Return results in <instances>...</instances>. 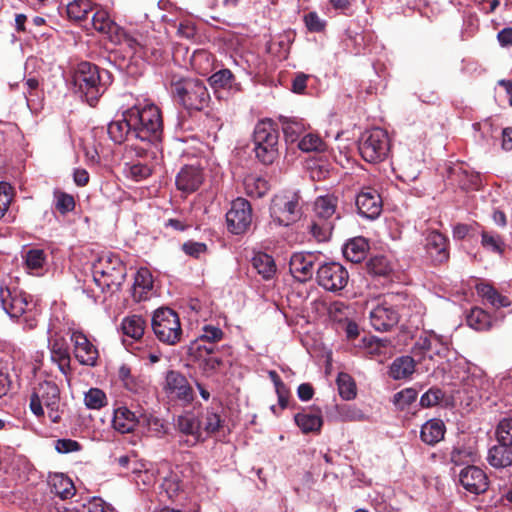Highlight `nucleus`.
<instances>
[{
    "label": "nucleus",
    "mask_w": 512,
    "mask_h": 512,
    "mask_svg": "<svg viewBox=\"0 0 512 512\" xmlns=\"http://www.w3.org/2000/svg\"><path fill=\"white\" fill-rule=\"evenodd\" d=\"M139 425L146 428L153 437L161 438L167 433L164 421L152 414L141 415Z\"/></svg>",
    "instance_id": "c03bdc74"
},
{
    "label": "nucleus",
    "mask_w": 512,
    "mask_h": 512,
    "mask_svg": "<svg viewBox=\"0 0 512 512\" xmlns=\"http://www.w3.org/2000/svg\"><path fill=\"white\" fill-rule=\"evenodd\" d=\"M46 261V256L41 249H31L25 255L26 268L30 273H38L42 269Z\"/></svg>",
    "instance_id": "3c124183"
},
{
    "label": "nucleus",
    "mask_w": 512,
    "mask_h": 512,
    "mask_svg": "<svg viewBox=\"0 0 512 512\" xmlns=\"http://www.w3.org/2000/svg\"><path fill=\"white\" fill-rule=\"evenodd\" d=\"M90 9L88 0H74L67 5V15L70 19L80 21L86 18Z\"/></svg>",
    "instance_id": "603ef678"
},
{
    "label": "nucleus",
    "mask_w": 512,
    "mask_h": 512,
    "mask_svg": "<svg viewBox=\"0 0 512 512\" xmlns=\"http://www.w3.org/2000/svg\"><path fill=\"white\" fill-rule=\"evenodd\" d=\"M152 173V168L147 163L141 161L127 164L126 174L135 181H142L148 178Z\"/></svg>",
    "instance_id": "6e6d98bb"
},
{
    "label": "nucleus",
    "mask_w": 512,
    "mask_h": 512,
    "mask_svg": "<svg viewBox=\"0 0 512 512\" xmlns=\"http://www.w3.org/2000/svg\"><path fill=\"white\" fill-rule=\"evenodd\" d=\"M486 460L495 469L512 466V446L497 442L488 449Z\"/></svg>",
    "instance_id": "393cba45"
},
{
    "label": "nucleus",
    "mask_w": 512,
    "mask_h": 512,
    "mask_svg": "<svg viewBox=\"0 0 512 512\" xmlns=\"http://www.w3.org/2000/svg\"><path fill=\"white\" fill-rule=\"evenodd\" d=\"M443 392L438 388H431L426 393H424L420 399V404L422 407H432L437 405L440 400L443 398Z\"/></svg>",
    "instance_id": "e2e57ef3"
},
{
    "label": "nucleus",
    "mask_w": 512,
    "mask_h": 512,
    "mask_svg": "<svg viewBox=\"0 0 512 512\" xmlns=\"http://www.w3.org/2000/svg\"><path fill=\"white\" fill-rule=\"evenodd\" d=\"M467 324L478 331L486 330L491 325L490 315L481 308H472L467 316Z\"/></svg>",
    "instance_id": "a18cd8bd"
},
{
    "label": "nucleus",
    "mask_w": 512,
    "mask_h": 512,
    "mask_svg": "<svg viewBox=\"0 0 512 512\" xmlns=\"http://www.w3.org/2000/svg\"><path fill=\"white\" fill-rule=\"evenodd\" d=\"M437 343L441 344V349H437L435 355L445 356L448 351L449 340L446 337L438 335L434 332H431L429 336L420 337L415 343L413 353L415 356L419 354L429 355L433 350V346H436Z\"/></svg>",
    "instance_id": "b1692460"
},
{
    "label": "nucleus",
    "mask_w": 512,
    "mask_h": 512,
    "mask_svg": "<svg viewBox=\"0 0 512 512\" xmlns=\"http://www.w3.org/2000/svg\"><path fill=\"white\" fill-rule=\"evenodd\" d=\"M209 83L214 89L239 91L240 84L236 83L233 73L229 69H221L209 78Z\"/></svg>",
    "instance_id": "c9c22d12"
},
{
    "label": "nucleus",
    "mask_w": 512,
    "mask_h": 512,
    "mask_svg": "<svg viewBox=\"0 0 512 512\" xmlns=\"http://www.w3.org/2000/svg\"><path fill=\"white\" fill-rule=\"evenodd\" d=\"M165 390L169 396L185 403H190L193 400V389L185 376L179 372L167 373Z\"/></svg>",
    "instance_id": "aec40b11"
},
{
    "label": "nucleus",
    "mask_w": 512,
    "mask_h": 512,
    "mask_svg": "<svg viewBox=\"0 0 512 512\" xmlns=\"http://www.w3.org/2000/svg\"><path fill=\"white\" fill-rule=\"evenodd\" d=\"M0 301L4 311L11 318H19L29 310L30 297L17 287H1Z\"/></svg>",
    "instance_id": "9b49d317"
},
{
    "label": "nucleus",
    "mask_w": 512,
    "mask_h": 512,
    "mask_svg": "<svg viewBox=\"0 0 512 512\" xmlns=\"http://www.w3.org/2000/svg\"><path fill=\"white\" fill-rule=\"evenodd\" d=\"M133 136L143 142L156 143L163 131L160 109L149 101L137 103L127 109Z\"/></svg>",
    "instance_id": "f257e3e1"
},
{
    "label": "nucleus",
    "mask_w": 512,
    "mask_h": 512,
    "mask_svg": "<svg viewBox=\"0 0 512 512\" xmlns=\"http://www.w3.org/2000/svg\"><path fill=\"white\" fill-rule=\"evenodd\" d=\"M337 413L340 420L344 422L363 421L366 419L364 412L355 405H339L337 406Z\"/></svg>",
    "instance_id": "864d4df0"
},
{
    "label": "nucleus",
    "mask_w": 512,
    "mask_h": 512,
    "mask_svg": "<svg viewBox=\"0 0 512 512\" xmlns=\"http://www.w3.org/2000/svg\"><path fill=\"white\" fill-rule=\"evenodd\" d=\"M445 431L446 428L442 420L430 419L422 425L420 437L424 443L435 445L444 438Z\"/></svg>",
    "instance_id": "7c9ffc66"
},
{
    "label": "nucleus",
    "mask_w": 512,
    "mask_h": 512,
    "mask_svg": "<svg viewBox=\"0 0 512 512\" xmlns=\"http://www.w3.org/2000/svg\"><path fill=\"white\" fill-rule=\"evenodd\" d=\"M477 293L486 299L493 307H507L510 305V300L501 295L494 287L488 283H479L476 285Z\"/></svg>",
    "instance_id": "4c0bfd02"
},
{
    "label": "nucleus",
    "mask_w": 512,
    "mask_h": 512,
    "mask_svg": "<svg viewBox=\"0 0 512 512\" xmlns=\"http://www.w3.org/2000/svg\"><path fill=\"white\" fill-rule=\"evenodd\" d=\"M279 122L285 137L289 143L298 142L306 133L308 125L303 119L289 116H279Z\"/></svg>",
    "instance_id": "a878e982"
},
{
    "label": "nucleus",
    "mask_w": 512,
    "mask_h": 512,
    "mask_svg": "<svg viewBox=\"0 0 512 512\" xmlns=\"http://www.w3.org/2000/svg\"><path fill=\"white\" fill-rule=\"evenodd\" d=\"M368 251V243L362 237L349 240L343 247L344 257L352 263H360L365 259Z\"/></svg>",
    "instance_id": "2f4dec72"
},
{
    "label": "nucleus",
    "mask_w": 512,
    "mask_h": 512,
    "mask_svg": "<svg viewBox=\"0 0 512 512\" xmlns=\"http://www.w3.org/2000/svg\"><path fill=\"white\" fill-rule=\"evenodd\" d=\"M252 265L265 280L271 279L276 273L274 259L266 253H257L252 258Z\"/></svg>",
    "instance_id": "58836bf2"
},
{
    "label": "nucleus",
    "mask_w": 512,
    "mask_h": 512,
    "mask_svg": "<svg viewBox=\"0 0 512 512\" xmlns=\"http://www.w3.org/2000/svg\"><path fill=\"white\" fill-rule=\"evenodd\" d=\"M244 189L247 195L260 198L269 190L268 182L257 174H250L244 178Z\"/></svg>",
    "instance_id": "a19ab883"
},
{
    "label": "nucleus",
    "mask_w": 512,
    "mask_h": 512,
    "mask_svg": "<svg viewBox=\"0 0 512 512\" xmlns=\"http://www.w3.org/2000/svg\"><path fill=\"white\" fill-rule=\"evenodd\" d=\"M459 482L463 488L473 494L484 493L488 489V477L476 466H467L459 473Z\"/></svg>",
    "instance_id": "6ab92c4d"
},
{
    "label": "nucleus",
    "mask_w": 512,
    "mask_h": 512,
    "mask_svg": "<svg viewBox=\"0 0 512 512\" xmlns=\"http://www.w3.org/2000/svg\"><path fill=\"white\" fill-rule=\"evenodd\" d=\"M399 318V311L387 300L376 305L369 313L372 327L380 332L390 330L398 323Z\"/></svg>",
    "instance_id": "f8f14e48"
},
{
    "label": "nucleus",
    "mask_w": 512,
    "mask_h": 512,
    "mask_svg": "<svg viewBox=\"0 0 512 512\" xmlns=\"http://www.w3.org/2000/svg\"><path fill=\"white\" fill-rule=\"evenodd\" d=\"M50 353L52 361L57 363L62 373L66 374L70 367V353L65 339L57 336L52 337Z\"/></svg>",
    "instance_id": "bb28decb"
},
{
    "label": "nucleus",
    "mask_w": 512,
    "mask_h": 512,
    "mask_svg": "<svg viewBox=\"0 0 512 512\" xmlns=\"http://www.w3.org/2000/svg\"><path fill=\"white\" fill-rule=\"evenodd\" d=\"M339 395L344 400L354 399L356 396V385L352 377L347 373H339L337 377Z\"/></svg>",
    "instance_id": "8fccbe9b"
},
{
    "label": "nucleus",
    "mask_w": 512,
    "mask_h": 512,
    "mask_svg": "<svg viewBox=\"0 0 512 512\" xmlns=\"http://www.w3.org/2000/svg\"><path fill=\"white\" fill-rule=\"evenodd\" d=\"M107 132L109 137L115 143H123L129 135H133L132 124L127 116V110L123 113V119L109 123Z\"/></svg>",
    "instance_id": "473e14b6"
},
{
    "label": "nucleus",
    "mask_w": 512,
    "mask_h": 512,
    "mask_svg": "<svg viewBox=\"0 0 512 512\" xmlns=\"http://www.w3.org/2000/svg\"><path fill=\"white\" fill-rule=\"evenodd\" d=\"M169 470V463H160L157 467L141 460L135 462L132 468V479L135 484L142 490L149 489L155 484L156 474H161L162 471Z\"/></svg>",
    "instance_id": "4468645a"
},
{
    "label": "nucleus",
    "mask_w": 512,
    "mask_h": 512,
    "mask_svg": "<svg viewBox=\"0 0 512 512\" xmlns=\"http://www.w3.org/2000/svg\"><path fill=\"white\" fill-rule=\"evenodd\" d=\"M481 243L486 249L491 250L492 252L502 253L503 251V242L497 234L483 232Z\"/></svg>",
    "instance_id": "680f3d73"
},
{
    "label": "nucleus",
    "mask_w": 512,
    "mask_h": 512,
    "mask_svg": "<svg viewBox=\"0 0 512 512\" xmlns=\"http://www.w3.org/2000/svg\"><path fill=\"white\" fill-rule=\"evenodd\" d=\"M190 354L200 361V367L205 373H214L223 365L222 359L212 354H204L202 357H199L196 352Z\"/></svg>",
    "instance_id": "13d9d810"
},
{
    "label": "nucleus",
    "mask_w": 512,
    "mask_h": 512,
    "mask_svg": "<svg viewBox=\"0 0 512 512\" xmlns=\"http://www.w3.org/2000/svg\"><path fill=\"white\" fill-rule=\"evenodd\" d=\"M348 279L346 268L336 262L325 263L317 270V282L327 291H341L346 287Z\"/></svg>",
    "instance_id": "1a4fd4ad"
},
{
    "label": "nucleus",
    "mask_w": 512,
    "mask_h": 512,
    "mask_svg": "<svg viewBox=\"0 0 512 512\" xmlns=\"http://www.w3.org/2000/svg\"><path fill=\"white\" fill-rule=\"evenodd\" d=\"M182 250L186 255L199 258L201 254L207 251V246L202 242L187 241L182 245Z\"/></svg>",
    "instance_id": "69168bd1"
},
{
    "label": "nucleus",
    "mask_w": 512,
    "mask_h": 512,
    "mask_svg": "<svg viewBox=\"0 0 512 512\" xmlns=\"http://www.w3.org/2000/svg\"><path fill=\"white\" fill-rule=\"evenodd\" d=\"M111 82V74L107 70H99L96 65L89 62L79 63L74 75L75 85L84 94L90 106L95 105Z\"/></svg>",
    "instance_id": "f03ea898"
},
{
    "label": "nucleus",
    "mask_w": 512,
    "mask_h": 512,
    "mask_svg": "<svg viewBox=\"0 0 512 512\" xmlns=\"http://www.w3.org/2000/svg\"><path fill=\"white\" fill-rule=\"evenodd\" d=\"M358 149L362 158L369 163L383 161L390 150L387 132L381 128H373L362 133Z\"/></svg>",
    "instance_id": "6e6552de"
},
{
    "label": "nucleus",
    "mask_w": 512,
    "mask_h": 512,
    "mask_svg": "<svg viewBox=\"0 0 512 512\" xmlns=\"http://www.w3.org/2000/svg\"><path fill=\"white\" fill-rule=\"evenodd\" d=\"M172 94L187 109L202 110L208 106L210 94L204 82L195 78L173 80Z\"/></svg>",
    "instance_id": "7ed1b4c3"
},
{
    "label": "nucleus",
    "mask_w": 512,
    "mask_h": 512,
    "mask_svg": "<svg viewBox=\"0 0 512 512\" xmlns=\"http://www.w3.org/2000/svg\"><path fill=\"white\" fill-rule=\"evenodd\" d=\"M200 422L202 424V434L205 432L210 435L219 431L224 421L216 411L207 409L202 414Z\"/></svg>",
    "instance_id": "49530a36"
},
{
    "label": "nucleus",
    "mask_w": 512,
    "mask_h": 512,
    "mask_svg": "<svg viewBox=\"0 0 512 512\" xmlns=\"http://www.w3.org/2000/svg\"><path fill=\"white\" fill-rule=\"evenodd\" d=\"M294 420L303 433L318 432L323 424L320 412L302 411L295 415Z\"/></svg>",
    "instance_id": "72a5a7b5"
},
{
    "label": "nucleus",
    "mask_w": 512,
    "mask_h": 512,
    "mask_svg": "<svg viewBox=\"0 0 512 512\" xmlns=\"http://www.w3.org/2000/svg\"><path fill=\"white\" fill-rule=\"evenodd\" d=\"M121 328L126 336L138 340L144 334L146 322L141 316L131 315L122 320Z\"/></svg>",
    "instance_id": "ea45409f"
},
{
    "label": "nucleus",
    "mask_w": 512,
    "mask_h": 512,
    "mask_svg": "<svg viewBox=\"0 0 512 512\" xmlns=\"http://www.w3.org/2000/svg\"><path fill=\"white\" fill-rule=\"evenodd\" d=\"M175 428L181 434L189 436L187 443L194 446L204 438L202 436V424L199 417L191 411H186L179 415L174 422Z\"/></svg>",
    "instance_id": "f3484780"
},
{
    "label": "nucleus",
    "mask_w": 512,
    "mask_h": 512,
    "mask_svg": "<svg viewBox=\"0 0 512 512\" xmlns=\"http://www.w3.org/2000/svg\"><path fill=\"white\" fill-rule=\"evenodd\" d=\"M333 227L332 222L319 221L315 218L310 225V232L317 241L323 242L329 239Z\"/></svg>",
    "instance_id": "5fc2aeb1"
},
{
    "label": "nucleus",
    "mask_w": 512,
    "mask_h": 512,
    "mask_svg": "<svg viewBox=\"0 0 512 512\" xmlns=\"http://www.w3.org/2000/svg\"><path fill=\"white\" fill-rule=\"evenodd\" d=\"M497 442L512 446V418L502 419L496 428Z\"/></svg>",
    "instance_id": "4d7b16f0"
},
{
    "label": "nucleus",
    "mask_w": 512,
    "mask_h": 512,
    "mask_svg": "<svg viewBox=\"0 0 512 512\" xmlns=\"http://www.w3.org/2000/svg\"><path fill=\"white\" fill-rule=\"evenodd\" d=\"M125 275V267L120 257L110 253L102 255L93 268L94 281L102 290L119 289Z\"/></svg>",
    "instance_id": "39448f33"
},
{
    "label": "nucleus",
    "mask_w": 512,
    "mask_h": 512,
    "mask_svg": "<svg viewBox=\"0 0 512 512\" xmlns=\"http://www.w3.org/2000/svg\"><path fill=\"white\" fill-rule=\"evenodd\" d=\"M51 492L61 499H69L75 494L73 482L63 474H55L50 477Z\"/></svg>",
    "instance_id": "f704fd0d"
},
{
    "label": "nucleus",
    "mask_w": 512,
    "mask_h": 512,
    "mask_svg": "<svg viewBox=\"0 0 512 512\" xmlns=\"http://www.w3.org/2000/svg\"><path fill=\"white\" fill-rule=\"evenodd\" d=\"M203 182L202 170L195 166H185L176 177V186L185 193L196 191Z\"/></svg>",
    "instance_id": "412c9836"
},
{
    "label": "nucleus",
    "mask_w": 512,
    "mask_h": 512,
    "mask_svg": "<svg viewBox=\"0 0 512 512\" xmlns=\"http://www.w3.org/2000/svg\"><path fill=\"white\" fill-rule=\"evenodd\" d=\"M278 145L254 146L256 157L264 164H271L277 158Z\"/></svg>",
    "instance_id": "052dcab7"
},
{
    "label": "nucleus",
    "mask_w": 512,
    "mask_h": 512,
    "mask_svg": "<svg viewBox=\"0 0 512 512\" xmlns=\"http://www.w3.org/2000/svg\"><path fill=\"white\" fill-rule=\"evenodd\" d=\"M418 396V392L413 388H406L394 395V404L401 410L407 408Z\"/></svg>",
    "instance_id": "bf43d9fd"
},
{
    "label": "nucleus",
    "mask_w": 512,
    "mask_h": 512,
    "mask_svg": "<svg viewBox=\"0 0 512 512\" xmlns=\"http://www.w3.org/2000/svg\"><path fill=\"white\" fill-rule=\"evenodd\" d=\"M227 227L234 234L246 232L252 224V208L244 198H237L231 203L226 213Z\"/></svg>",
    "instance_id": "9d476101"
},
{
    "label": "nucleus",
    "mask_w": 512,
    "mask_h": 512,
    "mask_svg": "<svg viewBox=\"0 0 512 512\" xmlns=\"http://www.w3.org/2000/svg\"><path fill=\"white\" fill-rule=\"evenodd\" d=\"M254 146L278 145V132L270 121H260L254 129Z\"/></svg>",
    "instance_id": "c756f323"
},
{
    "label": "nucleus",
    "mask_w": 512,
    "mask_h": 512,
    "mask_svg": "<svg viewBox=\"0 0 512 512\" xmlns=\"http://www.w3.org/2000/svg\"><path fill=\"white\" fill-rule=\"evenodd\" d=\"M270 215L279 224L287 226L302 215L301 196L298 191H283L276 194L270 205Z\"/></svg>",
    "instance_id": "423d86ee"
},
{
    "label": "nucleus",
    "mask_w": 512,
    "mask_h": 512,
    "mask_svg": "<svg viewBox=\"0 0 512 512\" xmlns=\"http://www.w3.org/2000/svg\"><path fill=\"white\" fill-rule=\"evenodd\" d=\"M43 406L47 408L48 417L53 423H58L61 420L60 392L54 382L39 383L31 395L30 409L35 416H44Z\"/></svg>",
    "instance_id": "20e7f679"
},
{
    "label": "nucleus",
    "mask_w": 512,
    "mask_h": 512,
    "mask_svg": "<svg viewBox=\"0 0 512 512\" xmlns=\"http://www.w3.org/2000/svg\"><path fill=\"white\" fill-rule=\"evenodd\" d=\"M426 251L434 263H443L449 257L447 239L441 233L432 231L426 238Z\"/></svg>",
    "instance_id": "5701e85b"
},
{
    "label": "nucleus",
    "mask_w": 512,
    "mask_h": 512,
    "mask_svg": "<svg viewBox=\"0 0 512 512\" xmlns=\"http://www.w3.org/2000/svg\"><path fill=\"white\" fill-rule=\"evenodd\" d=\"M55 449L59 453L66 454L79 451L81 446L77 441L72 439H58L55 442Z\"/></svg>",
    "instance_id": "774afa93"
},
{
    "label": "nucleus",
    "mask_w": 512,
    "mask_h": 512,
    "mask_svg": "<svg viewBox=\"0 0 512 512\" xmlns=\"http://www.w3.org/2000/svg\"><path fill=\"white\" fill-rule=\"evenodd\" d=\"M298 148L303 152H321L325 150V143L322 138L315 133H305L298 141Z\"/></svg>",
    "instance_id": "de8ad7c7"
},
{
    "label": "nucleus",
    "mask_w": 512,
    "mask_h": 512,
    "mask_svg": "<svg viewBox=\"0 0 512 512\" xmlns=\"http://www.w3.org/2000/svg\"><path fill=\"white\" fill-rule=\"evenodd\" d=\"M223 337L224 332L219 327L211 324L204 325L198 338L191 343L189 351L190 353L196 352L199 357L204 354H213L215 351L213 344L221 341Z\"/></svg>",
    "instance_id": "ddd939ff"
},
{
    "label": "nucleus",
    "mask_w": 512,
    "mask_h": 512,
    "mask_svg": "<svg viewBox=\"0 0 512 512\" xmlns=\"http://www.w3.org/2000/svg\"><path fill=\"white\" fill-rule=\"evenodd\" d=\"M161 474L165 475L160 485V495L164 494L168 499H174L181 490L178 475L171 471L170 468L168 471H162Z\"/></svg>",
    "instance_id": "37998d69"
},
{
    "label": "nucleus",
    "mask_w": 512,
    "mask_h": 512,
    "mask_svg": "<svg viewBox=\"0 0 512 512\" xmlns=\"http://www.w3.org/2000/svg\"><path fill=\"white\" fill-rule=\"evenodd\" d=\"M316 260L317 256L311 252L294 253L289 262L291 275L299 282H306L313 276Z\"/></svg>",
    "instance_id": "dca6fc26"
},
{
    "label": "nucleus",
    "mask_w": 512,
    "mask_h": 512,
    "mask_svg": "<svg viewBox=\"0 0 512 512\" xmlns=\"http://www.w3.org/2000/svg\"><path fill=\"white\" fill-rule=\"evenodd\" d=\"M71 341L74 356L78 362L82 365L94 366L98 359V350L87 336L81 331L74 330L71 333Z\"/></svg>",
    "instance_id": "2eb2a0df"
},
{
    "label": "nucleus",
    "mask_w": 512,
    "mask_h": 512,
    "mask_svg": "<svg viewBox=\"0 0 512 512\" xmlns=\"http://www.w3.org/2000/svg\"><path fill=\"white\" fill-rule=\"evenodd\" d=\"M92 23L97 31L107 35L109 38H112L113 34L118 30L117 24L110 18L108 12L102 9L95 12Z\"/></svg>",
    "instance_id": "79ce46f5"
},
{
    "label": "nucleus",
    "mask_w": 512,
    "mask_h": 512,
    "mask_svg": "<svg viewBox=\"0 0 512 512\" xmlns=\"http://www.w3.org/2000/svg\"><path fill=\"white\" fill-rule=\"evenodd\" d=\"M153 288V279L150 271L146 268H141L137 271L132 295L136 301H143L149 298Z\"/></svg>",
    "instance_id": "cd10ccee"
},
{
    "label": "nucleus",
    "mask_w": 512,
    "mask_h": 512,
    "mask_svg": "<svg viewBox=\"0 0 512 512\" xmlns=\"http://www.w3.org/2000/svg\"><path fill=\"white\" fill-rule=\"evenodd\" d=\"M84 404L88 409L100 410L108 404V399L104 391L99 388H90L84 394Z\"/></svg>",
    "instance_id": "09e8293b"
},
{
    "label": "nucleus",
    "mask_w": 512,
    "mask_h": 512,
    "mask_svg": "<svg viewBox=\"0 0 512 512\" xmlns=\"http://www.w3.org/2000/svg\"><path fill=\"white\" fill-rule=\"evenodd\" d=\"M139 422L140 418H137L127 407H119L114 411L113 427L122 434L133 431Z\"/></svg>",
    "instance_id": "c85d7f7f"
},
{
    "label": "nucleus",
    "mask_w": 512,
    "mask_h": 512,
    "mask_svg": "<svg viewBox=\"0 0 512 512\" xmlns=\"http://www.w3.org/2000/svg\"><path fill=\"white\" fill-rule=\"evenodd\" d=\"M338 198L332 194L319 196L314 202V215L319 221L332 222L338 219Z\"/></svg>",
    "instance_id": "4be33fe9"
},
{
    "label": "nucleus",
    "mask_w": 512,
    "mask_h": 512,
    "mask_svg": "<svg viewBox=\"0 0 512 512\" xmlns=\"http://www.w3.org/2000/svg\"><path fill=\"white\" fill-rule=\"evenodd\" d=\"M56 208L62 214L72 211L75 208L74 198L66 193H59L56 196Z\"/></svg>",
    "instance_id": "338daca9"
},
{
    "label": "nucleus",
    "mask_w": 512,
    "mask_h": 512,
    "mask_svg": "<svg viewBox=\"0 0 512 512\" xmlns=\"http://www.w3.org/2000/svg\"><path fill=\"white\" fill-rule=\"evenodd\" d=\"M151 326L156 338L167 345H175L182 336L178 314L170 308L157 309L152 317Z\"/></svg>",
    "instance_id": "0eeeda50"
},
{
    "label": "nucleus",
    "mask_w": 512,
    "mask_h": 512,
    "mask_svg": "<svg viewBox=\"0 0 512 512\" xmlns=\"http://www.w3.org/2000/svg\"><path fill=\"white\" fill-rule=\"evenodd\" d=\"M356 207L361 216L375 219L382 211V200L375 189L365 188L356 197Z\"/></svg>",
    "instance_id": "a211bd4d"
},
{
    "label": "nucleus",
    "mask_w": 512,
    "mask_h": 512,
    "mask_svg": "<svg viewBox=\"0 0 512 512\" xmlns=\"http://www.w3.org/2000/svg\"><path fill=\"white\" fill-rule=\"evenodd\" d=\"M11 186L8 183L0 182V218L8 210L12 200Z\"/></svg>",
    "instance_id": "0e129e2a"
},
{
    "label": "nucleus",
    "mask_w": 512,
    "mask_h": 512,
    "mask_svg": "<svg viewBox=\"0 0 512 512\" xmlns=\"http://www.w3.org/2000/svg\"><path fill=\"white\" fill-rule=\"evenodd\" d=\"M415 370V361L410 356L396 358L390 366V376L395 380L409 377Z\"/></svg>",
    "instance_id": "e433bc0d"
}]
</instances>
